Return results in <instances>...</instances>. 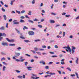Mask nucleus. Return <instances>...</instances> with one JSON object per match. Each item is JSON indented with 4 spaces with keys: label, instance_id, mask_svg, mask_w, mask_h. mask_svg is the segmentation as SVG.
<instances>
[{
    "label": "nucleus",
    "instance_id": "79ce46f5",
    "mask_svg": "<svg viewBox=\"0 0 79 79\" xmlns=\"http://www.w3.org/2000/svg\"><path fill=\"white\" fill-rule=\"evenodd\" d=\"M28 64V62H25V66H27V64Z\"/></svg>",
    "mask_w": 79,
    "mask_h": 79
},
{
    "label": "nucleus",
    "instance_id": "f03ea898",
    "mask_svg": "<svg viewBox=\"0 0 79 79\" xmlns=\"http://www.w3.org/2000/svg\"><path fill=\"white\" fill-rule=\"evenodd\" d=\"M28 33L29 35H34V32L32 31H28Z\"/></svg>",
    "mask_w": 79,
    "mask_h": 79
},
{
    "label": "nucleus",
    "instance_id": "338daca9",
    "mask_svg": "<svg viewBox=\"0 0 79 79\" xmlns=\"http://www.w3.org/2000/svg\"><path fill=\"white\" fill-rule=\"evenodd\" d=\"M34 58H38V57L37 56H34Z\"/></svg>",
    "mask_w": 79,
    "mask_h": 79
},
{
    "label": "nucleus",
    "instance_id": "393cba45",
    "mask_svg": "<svg viewBox=\"0 0 79 79\" xmlns=\"http://www.w3.org/2000/svg\"><path fill=\"white\" fill-rule=\"evenodd\" d=\"M15 71H16V73H19L21 72V71L18 70H15Z\"/></svg>",
    "mask_w": 79,
    "mask_h": 79
},
{
    "label": "nucleus",
    "instance_id": "09e8293b",
    "mask_svg": "<svg viewBox=\"0 0 79 79\" xmlns=\"http://www.w3.org/2000/svg\"><path fill=\"white\" fill-rule=\"evenodd\" d=\"M52 58H55L56 57H57V56H52Z\"/></svg>",
    "mask_w": 79,
    "mask_h": 79
},
{
    "label": "nucleus",
    "instance_id": "bb28decb",
    "mask_svg": "<svg viewBox=\"0 0 79 79\" xmlns=\"http://www.w3.org/2000/svg\"><path fill=\"white\" fill-rule=\"evenodd\" d=\"M32 5H34L35 3V0H33V1L31 2Z\"/></svg>",
    "mask_w": 79,
    "mask_h": 79
},
{
    "label": "nucleus",
    "instance_id": "3c124183",
    "mask_svg": "<svg viewBox=\"0 0 79 79\" xmlns=\"http://www.w3.org/2000/svg\"><path fill=\"white\" fill-rule=\"evenodd\" d=\"M61 61L62 62H64V59H63L61 60Z\"/></svg>",
    "mask_w": 79,
    "mask_h": 79
},
{
    "label": "nucleus",
    "instance_id": "aec40b11",
    "mask_svg": "<svg viewBox=\"0 0 79 79\" xmlns=\"http://www.w3.org/2000/svg\"><path fill=\"white\" fill-rule=\"evenodd\" d=\"M34 49L36 51H37V50H38V48L36 47L34 48Z\"/></svg>",
    "mask_w": 79,
    "mask_h": 79
},
{
    "label": "nucleus",
    "instance_id": "9d476101",
    "mask_svg": "<svg viewBox=\"0 0 79 79\" xmlns=\"http://www.w3.org/2000/svg\"><path fill=\"white\" fill-rule=\"evenodd\" d=\"M28 29H29V28L27 27L26 26H24L23 27V29L24 30H25L24 29L27 30Z\"/></svg>",
    "mask_w": 79,
    "mask_h": 79
},
{
    "label": "nucleus",
    "instance_id": "39448f33",
    "mask_svg": "<svg viewBox=\"0 0 79 79\" xmlns=\"http://www.w3.org/2000/svg\"><path fill=\"white\" fill-rule=\"evenodd\" d=\"M16 22V20H15L13 22V23H14V24H19V23L18 22Z\"/></svg>",
    "mask_w": 79,
    "mask_h": 79
},
{
    "label": "nucleus",
    "instance_id": "20e7f679",
    "mask_svg": "<svg viewBox=\"0 0 79 79\" xmlns=\"http://www.w3.org/2000/svg\"><path fill=\"white\" fill-rule=\"evenodd\" d=\"M6 40L8 41L9 42H15V40L14 39H12L11 40H10L8 38H6Z\"/></svg>",
    "mask_w": 79,
    "mask_h": 79
},
{
    "label": "nucleus",
    "instance_id": "a878e982",
    "mask_svg": "<svg viewBox=\"0 0 79 79\" xmlns=\"http://www.w3.org/2000/svg\"><path fill=\"white\" fill-rule=\"evenodd\" d=\"M13 2V0H12L10 1V5H13V2Z\"/></svg>",
    "mask_w": 79,
    "mask_h": 79
},
{
    "label": "nucleus",
    "instance_id": "a211bd4d",
    "mask_svg": "<svg viewBox=\"0 0 79 79\" xmlns=\"http://www.w3.org/2000/svg\"><path fill=\"white\" fill-rule=\"evenodd\" d=\"M40 40L39 39L35 40V42H40Z\"/></svg>",
    "mask_w": 79,
    "mask_h": 79
},
{
    "label": "nucleus",
    "instance_id": "a18cd8bd",
    "mask_svg": "<svg viewBox=\"0 0 79 79\" xmlns=\"http://www.w3.org/2000/svg\"><path fill=\"white\" fill-rule=\"evenodd\" d=\"M25 60V59H22L20 60V62H23L24 61V60Z\"/></svg>",
    "mask_w": 79,
    "mask_h": 79
},
{
    "label": "nucleus",
    "instance_id": "5701e85b",
    "mask_svg": "<svg viewBox=\"0 0 79 79\" xmlns=\"http://www.w3.org/2000/svg\"><path fill=\"white\" fill-rule=\"evenodd\" d=\"M28 21L30 23H32V24H33V23H34V22L33 21H32V20H29Z\"/></svg>",
    "mask_w": 79,
    "mask_h": 79
},
{
    "label": "nucleus",
    "instance_id": "4468645a",
    "mask_svg": "<svg viewBox=\"0 0 79 79\" xmlns=\"http://www.w3.org/2000/svg\"><path fill=\"white\" fill-rule=\"evenodd\" d=\"M3 71H5V69H6V67H5V66H4L3 67Z\"/></svg>",
    "mask_w": 79,
    "mask_h": 79
},
{
    "label": "nucleus",
    "instance_id": "de8ad7c7",
    "mask_svg": "<svg viewBox=\"0 0 79 79\" xmlns=\"http://www.w3.org/2000/svg\"><path fill=\"white\" fill-rule=\"evenodd\" d=\"M63 36H64L65 35V34H66V33H65V32L63 31Z\"/></svg>",
    "mask_w": 79,
    "mask_h": 79
},
{
    "label": "nucleus",
    "instance_id": "13d9d810",
    "mask_svg": "<svg viewBox=\"0 0 79 79\" xmlns=\"http://www.w3.org/2000/svg\"><path fill=\"white\" fill-rule=\"evenodd\" d=\"M31 63H33V62H34V60L33 59H32L31 60Z\"/></svg>",
    "mask_w": 79,
    "mask_h": 79
},
{
    "label": "nucleus",
    "instance_id": "473e14b6",
    "mask_svg": "<svg viewBox=\"0 0 79 79\" xmlns=\"http://www.w3.org/2000/svg\"><path fill=\"white\" fill-rule=\"evenodd\" d=\"M42 47L43 48H47L45 45L42 46Z\"/></svg>",
    "mask_w": 79,
    "mask_h": 79
},
{
    "label": "nucleus",
    "instance_id": "69168bd1",
    "mask_svg": "<svg viewBox=\"0 0 79 79\" xmlns=\"http://www.w3.org/2000/svg\"><path fill=\"white\" fill-rule=\"evenodd\" d=\"M9 22H11V21H12V19H10L9 20Z\"/></svg>",
    "mask_w": 79,
    "mask_h": 79
},
{
    "label": "nucleus",
    "instance_id": "5fc2aeb1",
    "mask_svg": "<svg viewBox=\"0 0 79 79\" xmlns=\"http://www.w3.org/2000/svg\"><path fill=\"white\" fill-rule=\"evenodd\" d=\"M25 55H26V56H29V57H30V56H30V55H29L28 54H25Z\"/></svg>",
    "mask_w": 79,
    "mask_h": 79
},
{
    "label": "nucleus",
    "instance_id": "774afa93",
    "mask_svg": "<svg viewBox=\"0 0 79 79\" xmlns=\"http://www.w3.org/2000/svg\"><path fill=\"white\" fill-rule=\"evenodd\" d=\"M79 19V16L77 17V18H76V19Z\"/></svg>",
    "mask_w": 79,
    "mask_h": 79
},
{
    "label": "nucleus",
    "instance_id": "6e6552de",
    "mask_svg": "<svg viewBox=\"0 0 79 79\" xmlns=\"http://www.w3.org/2000/svg\"><path fill=\"white\" fill-rule=\"evenodd\" d=\"M40 64L41 63H42V64H45V62L44 61H40Z\"/></svg>",
    "mask_w": 79,
    "mask_h": 79
},
{
    "label": "nucleus",
    "instance_id": "0eeeda50",
    "mask_svg": "<svg viewBox=\"0 0 79 79\" xmlns=\"http://www.w3.org/2000/svg\"><path fill=\"white\" fill-rule=\"evenodd\" d=\"M5 27L2 26L0 28V30H1V31H3V30H5Z\"/></svg>",
    "mask_w": 79,
    "mask_h": 79
},
{
    "label": "nucleus",
    "instance_id": "f704fd0d",
    "mask_svg": "<svg viewBox=\"0 0 79 79\" xmlns=\"http://www.w3.org/2000/svg\"><path fill=\"white\" fill-rule=\"evenodd\" d=\"M3 60H5V58L3 57L1 59V61H3Z\"/></svg>",
    "mask_w": 79,
    "mask_h": 79
},
{
    "label": "nucleus",
    "instance_id": "6ab92c4d",
    "mask_svg": "<svg viewBox=\"0 0 79 79\" xmlns=\"http://www.w3.org/2000/svg\"><path fill=\"white\" fill-rule=\"evenodd\" d=\"M32 78L33 79H39V77H36L35 78V77H32Z\"/></svg>",
    "mask_w": 79,
    "mask_h": 79
},
{
    "label": "nucleus",
    "instance_id": "f8f14e48",
    "mask_svg": "<svg viewBox=\"0 0 79 79\" xmlns=\"http://www.w3.org/2000/svg\"><path fill=\"white\" fill-rule=\"evenodd\" d=\"M30 68H32V67H27V69H28L29 70L31 71V70H32V69H30Z\"/></svg>",
    "mask_w": 79,
    "mask_h": 79
},
{
    "label": "nucleus",
    "instance_id": "f257e3e1",
    "mask_svg": "<svg viewBox=\"0 0 79 79\" xmlns=\"http://www.w3.org/2000/svg\"><path fill=\"white\" fill-rule=\"evenodd\" d=\"M63 48H67L68 50H69V52L70 54H71V49L70 48V47L69 46V45H68L67 47H63Z\"/></svg>",
    "mask_w": 79,
    "mask_h": 79
},
{
    "label": "nucleus",
    "instance_id": "6e6d98bb",
    "mask_svg": "<svg viewBox=\"0 0 79 79\" xmlns=\"http://www.w3.org/2000/svg\"><path fill=\"white\" fill-rule=\"evenodd\" d=\"M54 2L56 3H57V2H58V0H54Z\"/></svg>",
    "mask_w": 79,
    "mask_h": 79
},
{
    "label": "nucleus",
    "instance_id": "680f3d73",
    "mask_svg": "<svg viewBox=\"0 0 79 79\" xmlns=\"http://www.w3.org/2000/svg\"><path fill=\"white\" fill-rule=\"evenodd\" d=\"M15 61L17 62L20 61V60H18V59H16Z\"/></svg>",
    "mask_w": 79,
    "mask_h": 79
},
{
    "label": "nucleus",
    "instance_id": "dca6fc26",
    "mask_svg": "<svg viewBox=\"0 0 79 79\" xmlns=\"http://www.w3.org/2000/svg\"><path fill=\"white\" fill-rule=\"evenodd\" d=\"M75 74H76V76L77 77V79H79V76H78V73H76Z\"/></svg>",
    "mask_w": 79,
    "mask_h": 79
},
{
    "label": "nucleus",
    "instance_id": "ea45409f",
    "mask_svg": "<svg viewBox=\"0 0 79 79\" xmlns=\"http://www.w3.org/2000/svg\"><path fill=\"white\" fill-rule=\"evenodd\" d=\"M16 31L18 34H20V32L19 31H18V30L17 29H16Z\"/></svg>",
    "mask_w": 79,
    "mask_h": 79
},
{
    "label": "nucleus",
    "instance_id": "2f4dec72",
    "mask_svg": "<svg viewBox=\"0 0 79 79\" xmlns=\"http://www.w3.org/2000/svg\"><path fill=\"white\" fill-rule=\"evenodd\" d=\"M66 69H68L69 71H71V69L70 68L68 67Z\"/></svg>",
    "mask_w": 79,
    "mask_h": 79
},
{
    "label": "nucleus",
    "instance_id": "4c0bfd02",
    "mask_svg": "<svg viewBox=\"0 0 79 79\" xmlns=\"http://www.w3.org/2000/svg\"><path fill=\"white\" fill-rule=\"evenodd\" d=\"M16 55L17 56H19V55H20V54L19 53H16Z\"/></svg>",
    "mask_w": 79,
    "mask_h": 79
},
{
    "label": "nucleus",
    "instance_id": "49530a36",
    "mask_svg": "<svg viewBox=\"0 0 79 79\" xmlns=\"http://www.w3.org/2000/svg\"><path fill=\"white\" fill-rule=\"evenodd\" d=\"M25 10H22L21 11V13L23 14V13H25Z\"/></svg>",
    "mask_w": 79,
    "mask_h": 79
},
{
    "label": "nucleus",
    "instance_id": "4d7b16f0",
    "mask_svg": "<svg viewBox=\"0 0 79 79\" xmlns=\"http://www.w3.org/2000/svg\"><path fill=\"white\" fill-rule=\"evenodd\" d=\"M20 38H21V39H25L24 37L22 36H20Z\"/></svg>",
    "mask_w": 79,
    "mask_h": 79
},
{
    "label": "nucleus",
    "instance_id": "412c9836",
    "mask_svg": "<svg viewBox=\"0 0 79 79\" xmlns=\"http://www.w3.org/2000/svg\"><path fill=\"white\" fill-rule=\"evenodd\" d=\"M34 21H39V20L37 19H33Z\"/></svg>",
    "mask_w": 79,
    "mask_h": 79
},
{
    "label": "nucleus",
    "instance_id": "9b49d317",
    "mask_svg": "<svg viewBox=\"0 0 79 79\" xmlns=\"http://www.w3.org/2000/svg\"><path fill=\"white\" fill-rule=\"evenodd\" d=\"M49 74H50V75H55V73H49Z\"/></svg>",
    "mask_w": 79,
    "mask_h": 79
},
{
    "label": "nucleus",
    "instance_id": "bf43d9fd",
    "mask_svg": "<svg viewBox=\"0 0 79 79\" xmlns=\"http://www.w3.org/2000/svg\"><path fill=\"white\" fill-rule=\"evenodd\" d=\"M58 73L59 74H61V71H58Z\"/></svg>",
    "mask_w": 79,
    "mask_h": 79
},
{
    "label": "nucleus",
    "instance_id": "37998d69",
    "mask_svg": "<svg viewBox=\"0 0 79 79\" xmlns=\"http://www.w3.org/2000/svg\"><path fill=\"white\" fill-rule=\"evenodd\" d=\"M31 52H32L34 54H35V51H34L31 50Z\"/></svg>",
    "mask_w": 79,
    "mask_h": 79
},
{
    "label": "nucleus",
    "instance_id": "cd10ccee",
    "mask_svg": "<svg viewBox=\"0 0 79 79\" xmlns=\"http://www.w3.org/2000/svg\"><path fill=\"white\" fill-rule=\"evenodd\" d=\"M10 46H15V44H9Z\"/></svg>",
    "mask_w": 79,
    "mask_h": 79
},
{
    "label": "nucleus",
    "instance_id": "423d86ee",
    "mask_svg": "<svg viewBox=\"0 0 79 79\" xmlns=\"http://www.w3.org/2000/svg\"><path fill=\"white\" fill-rule=\"evenodd\" d=\"M2 36L3 37L4 36V37H6V35L5 33H0V37H2Z\"/></svg>",
    "mask_w": 79,
    "mask_h": 79
},
{
    "label": "nucleus",
    "instance_id": "e433bc0d",
    "mask_svg": "<svg viewBox=\"0 0 79 79\" xmlns=\"http://www.w3.org/2000/svg\"><path fill=\"white\" fill-rule=\"evenodd\" d=\"M54 47L55 48H58V45H56Z\"/></svg>",
    "mask_w": 79,
    "mask_h": 79
},
{
    "label": "nucleus",
    "instance_id": "58836bf2",
    "mask_svg": "<svg viewBox=\"0 0 79 79\" xmlns=\"http://www.w3.org/2000/svg\"><path fill=\"white\" fill-rule=\"evenodd\" d=\"M57 38H61V36H60V35H58L57 36Z\"/></svg>",
    "mask_w": 79,
    "mask_h": 79
},
{
    "label": "nucleus",
    "instance_id": "052dcab7",
    "mask_svg": "<svg viewBox=\"0 0 79 79\" xmlns=\"http://www.w3.org/2000/svg\"><path fill=\"white\" fill-rule=\"evenodd\" d=\"M69 16H70V15H65V17H67V18H69Z\"/></svg>",
    "mask_w": 79,
    "mask_h": 79
},
{
    "label": "nucleus",
    "instance_id": "c85d7f7f",
    "mask_svg": "<svg viewBox=\"0 0 79 79\" xmlns=\"http://www.w3.org/2000/svg\"><path fill=\"white\" fill-rule=\"evenodd\" d=\"M18 77L19 78H20V79H22V78H23V77L22 76H18Z\"/></svg>",
    "mask_w": 79,
    "mask_h": 79
},
{
    "label": "nucleus",
    "instance_id": "ddd939ff",
    "mask_svg": "<svg viewBox=\"0 0 79 79\" xmlns=\"http://www.w3.org/2000/svg\"><path fill=\"white\" fill-rule=\"evenodd\" d=\"M50 23H55V21L53 20H50Z\"/></svg>",
    "mask_w": 79,
    "mask_h": 79
},
{
    "label": "nucleus",
    "instance_id": "4be33fe9",
    "mask_svg": "<svg viewBox=\"0 0 79 79\" xmlns=\"http://www.w3.org/2000/svg\"><path fill=\"white\" fill-rule=\"evenodd\" d=\"M36 53H37V55H41V53L39 52H37Z\"/></svg>",
    "mask_w": 79,
    "mask_h": 79
},
{
    "label": "nucleus",
    "instance_id": "7c9ffc66",
    "mask_svg": "<svg viewBox=\"0 0 79 79\" xmlns=\"http://www.w3.org/2000/svg\"><path fill=\"white\" fill-rule=\"evenodd\" d=\"M24 42H25L26 43L27 42H30L29 40H24Z\"/></svg>",
    "mask_w": 79,
    "mask_h": 79
},
{
    "label": "nucleus",
    "instance_id": "c756f323",
    "mask_svg": "<svg viewBox=\"0 0 79 79\" xmlns=\"http://www.w3.org/2000/svg\"><path fill=\"white\" fill-rule=\"evenodd\" d=\"M38 27H40V28H42V25H39L38 26Z\"/></svg>",
    "mask_w": 79,
    "mask_h": 79
},
{
    "label": "nucleus",
    "instance_id": "f3484780",
    "mask_svg": "<svg viewBox=\"0 0 79 79\" xmlns=\"http://www.w3.org/2000/svg\"><path fill=\"white\" fill-rule=\"evenodd\" d=\"M24 22L25 21H24V20L22 19H21L20 21V23H24Z\"/></svg>",
    "mask_w": 79,
    "mask_h": 79
},
{
    "label": "nucleus",
    "instance_id": "603ef678",
    "mask_svg": "<svg viewBox=\"0 0 79 79\" xmlns=\"http://www.w3.org/2000/svg\"><path fill=\"white\" fill-rule=\"evenodd\" d=\"M45 68L46 69H49V67H48V66H46L45 67Z\"/></svg>",
    "mask_w": 79,
    "mask_h": 79
},
{
    "label": "nucleus",
    "instance_id": "2eb2a0df",
    "mask_svg": "<svg viewBox=\"0 0 79 79\" xmlns=\"http://www.w3.org/2000/svg\"><path fill=\"white\" fill-rule=\"evenodd\" d=\"M78 60H79V59H78V58H77V60L76 61V62L77 64H78Z\"/></svg>",
    "mask_w": 79,
    "mask_h": 79
},
{
    "label": "nucleus",
    "instance_id": "b1692460",
    "mask_svg": "<svg viewBox=\"0 0 79 79\" xmlns=\"http://www.w3.org/2000/svg\"><path fill=\"white\" fill-rule=\"evenodd\" d=\"M29 12L28 13V15L31 16V11H29Z\"/></svg>",
    "mask_w": 79,
    "mask_h": 79
},
{
    "label": "nucleus",
    "instance_id": "7ed1b4c3",
    "mask_svg": "<svg viewBox=\"0 0 79 79\" xmlns=\"http://www.w3.org/2000/svg\"><path fill=\"white\" fill-rule=\"evenodd\" d=\"M72 53L73 54L75 52V50H76V48L73 46H72Z\"/></svg>",
    "mask_w": 79,
    "mask_h": 79
},
{
    "label": "nucleus",
    "instance_id": "c03bdc74",
    "mask_svg": "<svg viewBox=\"0 0 79 79\" xmlns=\"http://www.w3.org/2000/svg\"><path fill=\"white\" fill-rule=\"evenodd\" d=\"M2 11H4V12L5 11V10L4 9H3V7L2 8Z\"/></svg>",
    "mask_w": 79,
    "mask_h": 79
},
{
    "label": "nucleus",
    "instance_id": "0e129e2a",
    "mask_svg": "<svg viewBox=\"0 0 79 79\" xmlns=\"http://www.w3.org/2000/svg\"><path fill=\"white\" fill-rule=\"evenodd\" d=\"M49 64H53V62H50L49 63Z\"/></svg>",
    "mask_w": 79,
    "mask_h": 79
},
{
    "label": "nucleus",
    "instance_id": "864d4df0",
    "mask_svg": "<svg viewBox=\"0 0 79 79\" xmlns=\"http://www.w3.org/2000/svg\"><path fill=\"white\" fill-rule=\"evenodd\" d=\"M51 15H56V14H55V13H51Z\"/></svg>",
    "mask_w": 79,
    "mask_h": 79
},
{
    "label": "nucleus",
    "instance_id": "e2e57ef3",
    "mask_svg": "<svg viewBox=\"0 0 79 79\" xmlns=\"http://www.w3.org/2000/svg\"><path fill=\"white\" fill-rule=\"evenodd\" d=\"M15 57H16V56H15V57H13V59L14 60H16V58Z\"/></svg>",
    "mask_w": 79,
    "mask_h": 79
},
{
    "label": "nucleus",
    "instance_id": "a19ab883",
    "mask_svg": "<svg viewBox=\"0 0 79 79\" xmlns=\"http://www.w3.org/2000/svg\"><path fill=\"white\" fill-rule=\"evenodd\" d=\"M16 12L18 14H20V13H21V12L20 11H18V10H16Z\"/></svg>",
    "mask_w": 79,
    "mask_h": 79
},
{
    "label": "nucleus",
    "instance_id": "1a4fd4ad",
    "mask_svg": "<svg viewBox=\"0 0 79 79\" xmlns=\"http://www.w3.org/2000/svg\"><path fill=\"white\" fill-rule=\"evenodd\" d=\"M2 45L5 46L6 45V46H8V44L6 43H2Z\"/></svg>",
    "mask_w": 79,
    "mask_h": 79
},
{
    "label": "nucleus",
    "instance_id": "c9c22d12",
    "mask_svg": "<svg viewBox=\"0 0 79 79\" xmlns=\"http://www.w3.org/2000/svg\"><path fill=\"white\" fill-rule=\"evenodd\" d=\"M17 50H21V48L20 47H19L18 48H17Z\"/></svg>",
    "mask_w": 79,
    "mask_h": 79
},
{
    "label": "nucleus",
    "instance_id": "72a5a7b5",
    "mask_svg": "<svg viewBox=\"0 0 79 79\" xmlns=\"http://www.w3.org/2000/svg\"><path fill=\"white\" fill-rule=\"evenodd\" d=\"M3 17L4 18L5 20H6V15H3Z\"/></svg>",
    "mask_w": 79,
    "mask_h": 79
},
{
    "label": "nucleus",
    "instance_id": "8fccbe9b",
    "mask_svg": "<svg viewBox=\"0 0 79 79\" xmlns=\"http://www.w3.org/2000/svg\"><path fill=\"white\" fill-rule=\"evenodd\" d=\"M20 18L21 19H24L25 17H24L22 16L20 17Z\"/></svg>",
    "mask_w": 79,
    "mask_h": 79
}]
</instances>
